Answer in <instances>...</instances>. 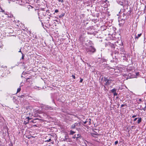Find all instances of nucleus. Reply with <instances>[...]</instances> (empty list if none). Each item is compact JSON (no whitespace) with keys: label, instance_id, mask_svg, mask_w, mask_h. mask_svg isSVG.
<instances>
[{"label":"nucleus","instance_id":"4","mask_svg":"<svg viewBox=\"0 0 146 146\" xmlns=\"http://www.w3.org/2000/svg\"><path fill=\"white\" fill-rule=\"evenodd\" d=\"M121 56H122L123 59L124 60H125L126 59V56H127L126 53H124V52L121 53Z\"/></svg>","mask_w":146,"mask_h":146},{"label":"nucleus","instance_id":"6","mask_svg":"<svg viewBox=\"0 0 146 146\" xmlns=\"http://www.w3.org/2000/svg\"><path fill=\"white\" fill-rule=\"evenodd\" d=\"M141 121V117L139 118L137 121V123H140Z\"/></svg>","mask_w":146,"mask_h":146},{"label":"nucleus","instance_id":"8","mask_svg":"<svg viewBox=\"0 0 146 146\" xmlns=\"http://www.w3.org/2000/svg\"><path fill=\"white\" fill-rule=\"evenodd\" d=\"M70 135H73L74 133H75V132L74 131H72V130H71L70 131Z\"/></svg>","mask_w":146,"mask_h":146},{"label":"nucleus","instance_id":"15","mask_svg":"<svg viewBox=\"0 0 146 146\" xmlns=\"http://www.w3.org/2000/svg\"><path fill=\"white\" fill-rule=\"evenodd\" d=\"M24 123L25 124H26L29 123V121H25Z\"/></svg>","mask_w":146,"mask_h":146},{"label":"nucleus","instance_id":"1","mask_svg":"<svg viewBox=\"0 0 146 146\" xmlns=\"http://www.w3.org/2000/svg\"><path fill=\"white\" fill-rule=\"evenodd\" d=\"M86 50L88 52L93 53L96 51V49L93 46L92 42L90 41L87 43H86Z\"/></svg>","mask_w":146,"mask_h":146},{"label":"nucleus","instance_id":"26","mask_svg":"<svg viewBox=\"0 0 146 146\" xmlns=\"http://www.w3.org/2000/svg\"><path fill=\"white\" fill-rule=\"evenodd\" d=\"M72 77H73V78L74 79H75V76L74 75H72Z\"/></svg>","mask_w":146,"mask_h":146},{"label":"nucleus","instance_id":"27","mask_svg":"<svg viewBox=\"0 0 146 146\" xmlns=\"http://www.w3.org/2000/svg\"><path fill=\"white\" fill-rule=\"evenodd\" d=\"M137 118H135V119H134L133 120V121H136L137 120Z\"/></svg>","mask_w":146,"mask_h":146},{"label":"nucleus","instance_id":"13","mask_svg":"<svg viewBox=\"0 0 146 146\" xmlns=\"http://www.w3.org/2000/svg\"><path fill=\"white\" fill-rule=\"evenodd\" d=\"M96 135V136H98V134H96V133H92V135L93 136H94V135Z\"/></svg>","mask_w":146,"mask_h":146},{"label":"nucleus","instance_id":"7","mask_svg":"<svg viewBox=\"0 0 146 146\" xmlns=\"http://www.w3.org/2000/svg\"><path fill=\"white\" fill-rule=\"evenodd\" d=\"M116 90L115 88H113L111 90V92L112 93H114L115 92H116Z\"/></svg>","mask_w":146,"mask_h":146},{"label":"nucleus","instance_id":"12","mask_svg":"<svg viewBox=\"0 0 146 146\" xmlns=\"http://www.w3.org/2000/svg\"><path fill=\"white\" fill-rule=\"evenodd\" d=\"M21 88H18L17 90V93L21 91Z\"/></svg>","mask_w":146,"mask_h":146},{"label":"nucleus","instance_id":"3","mask_svg":"<svg viewBox=\"0 0 146 146\" xmlns=\"http://www.w3.org/2000/svg\"><path fill=\"white\" fill-rule=\"evenodd\" d=\"M104 80L106 82L105 84L106 85H108L111 82V80L108 79L105 77L104 78Z\"/></svg>","mask_w":146,"mask_h":146},{"label":"nucleus","instance_id":"25","mask_svg":"<svg viewBox=\"0 0 146 146\" xmlns=\"http://www.w3.org/2000/svg\"><path fill=\"white\" fill-rule=\"evenodd\" d=\"M76 136L75 135H74V136H73L72 138L73 139H75V138H76Z\"/></svg>","mask_w":146,"mask_h":146},{"label":"nucleus","instance_id":"34","mask_svg":"<svg viewBox=\"0 0 146 146\" xmlns=\"http://www.w3.org/2000/svg\"><path fill=\"white\" fill-rule=\"evenodd\" d=\"M23 97H24V96L23 95H21V98H22Z\"/></svg>","mask_w":146,"mask_h":146},{"label":"nucleus","instance_id":"16","mask_svg":"<svg viewBox=\"0 0 146 146\" xmlns=\"http://www.w3.org/2000/svg\"><path fill=\"white\" fill-rule=\"evenodd\" d=\"M51 141V139L50 138L48 140H46L45 141L46 142H48L50 141Z\"/></svg>","mask_w":146,"mask_h":146},{"label":"nucleus","instance_id":"19","mask_svg":"<svg viewBox=\"0 0 146 146\" xmlns=\"http://www.w3.org/2000/svg\"><path fill=\"white\" fill-rule=\"evenodd\" d=\"M58 12V9H56L55 10V12L57 13Z\"/></svg>","mask_w":146,"mask_h":146},{"label":"nucleus","instance_id":"31","mask_svg":"<svg viewBox=\"0 0 146 146\" xmlns=\"http://www.w3.org/2000/svg\"><path fill=\"white\" fill-rule=\"evenodd\" d=\"M124 105H124V104H122L121 106V107H123L124 106Z\"/></svg>","mask_w":146,"mask_h":146},{"label":"nucleus","instance_id":"9","mask_svg":"<svg viewBox=\"0 0 146 146\" xmlns=\"http://www.w3.org/2000/svg\"><path fill=\"white\" fill-rule=\"evenodd\" d=\"M81 137V135L80 134H78L77 135V137H76V138L78 139V138H80Z\"/></svg>","mask_w":146,"mask_h":146},{"label":"nucleus","instance_id":"24","mask_svg":"<svg viewBox=\"0 0 146 146\" xmlns=\"http://www.w3.org/2000/svg\"><path fill=\"white\" fill-rule=\"evenodd\" d=\"M136 116V115H133L132 116V117H133V118H134V117H135Z\"/></svg>","mask_w":146,"mask_h":146},{"label":"nucleus","instance_id":"32","mask_svg":"<svg viewBox=\"0 0 146 146\" xmlns=\"http://www.w3.org/2000/svg\"><path fill=\"white\" fill-rule=\"evenodd\" d=\"M19 52H21V53H22V52H21V49H20V50L19 51Z\"/></svg>","mask_w":146,"mask_h":146},{"label":"nucleus","instance_id":"14","mask_svg":"<svg viewBox=\"0 0 146 146\" xmlns=\"http://www.w3.org/2000/svg\"><path fill=\"white\" fill-rule=\"evenodd\" d=\"M21 54H22V59H24V57L25 56V55L24 54H23L22 53H21Z\"/></svg>","mask_w":146,"mask_h":146},{"label":"nucleus","instance_id":"17","mask_svg":"<svg viewBox=\"0 0 146 146\" xmlns=\"http://www.w3.org/2000/svg\"><path fill=\"white\" fill-rule=\"evenodd\" d=\"M113 95L114 96H117V94L116 92H115L113 93Z\"/></svg>","mask_w":146,"mask_h":146},{"label":"nucleus","instance_id":"23","mask_svg":"<svg viewBox=\"0 0 146 146\" xmlns=\"http://www.w3.org/2000/svg\"><path fill=\"white\" fill-rule=\"evenodd\" d=\"M82 81H83V79L81 78V79L80 81V82L81 83L82 82Z\"/></svg>","mask_w":146,"mask_h":146},{"label":"nucleus","instance_id":"11","mask_svg":"<svg viewBox=\"0 0 146 146\" xmlns=\"http://www.w3.org/2000/svg\"><path fill=\"white\" fill-rule=\"evenodd\" d=\"M31 119V118H30L29 117H26V120L27 119V121H29V122H30V120Z\"/></svg>","mask_w":146,"mask_h":146},{"label":"nucleus","instance_id":"18","mask_svg":"<svg viewBox=\"0 0 146 146\" xmlns=\"http://www.w3.org/2000/svg\"><path fill=\"white\" fill-rule=\"evenodd\" d=\"M118 143V141H117L115 142L114 144L115 145H116Z\"/></svg>","mask_w":146,"mask_h":146},{"label":"nucleus","instance_id":"33","mask_svg":"<svg viewBox=\"0 0 146 146\" xmlns=\"http://www.w3.org/2000/svg\"><path fill=\"white\" fill-rule=\"evenodd\" d=\"M139 101H141V99H139Z\"/></svg>","mask_w":146,"mask_h":146},{"label":"nucleus","instance_id":"29","mask_svg":"<svg viewBox=\"0 0 146 146\" xmlns=\"http://www.w3.org/2000/svg\"><path fill=\"white\" fill-rule=\"evenodd\" d=\"M87 122V121H86L84 122V124H86V123Z\"/></svg>","mask_w":146,"mask_h":146},{"label":"nucleus","instance_id":"5","mask_svg":"<svg viewBox=\"0 0 146 146\" xmlns=\"http://www.w3.org/2000/svg\"><path fill=\"white\" fill-rule=\"evenodd\" d=\"M141 35V33H140V34H138V35H137V36H136L135 37V39H138V38L140 37Z\"/></svg>","mask_w":146,"mask_h":146},{"label":"nucleus","instance_id":"28","mask_svg":"<svg viewBox=\"0 0 146 146\" xmlns=\"http://www.w3.org/2000/svg\"><path fill=\"white\" fill-rule=\"evenodd\" d=\"M34 120L31 121H30V122L33 123H35V122H34Z\"/></svg>","mask_w":146,"mask_h":146},{"label":"nucleus","instance_id":"2","mask_svg":"<svg viewBox=\"0 0 146 146\" xmlns=\"http://www.w3.org/2000/svg\"><path fill=\"white\" fill-rule=\"evenodd\" d=\"M139 74H129L128 75V77L127 78V79L128 78H137V76L139 75Z\"/></svg>","mask_w":146,"mask_h":146},{"label":"nucleus","instance_id":"30","mask_svg":"<svg viewBox=\"0 0 146 146\" xmlns=\"http://www.w3.org/2000/svg\"><path fill=\"white\" fill-rule=\"evenodd\" d=\"M63 16H64V15H60V16H59V17H60H60H63Z\"/></svg>","mask_w":146,"mask_h":146},{"label":"nucleus","instance_id":"22","mask_svg":"<svg viewBox=\"0 0 146 146\" xmlns=\"http://www.w3.org/2000/svg\"><path fill=\"white\" fill-rule=\"evenodd\" d=\"M58 1L59 2H61L62 3L63 2V0H58Z\"/></svg>","mask_w":146,"mask_h":146},{"label":"nucleus","instance_id":"20","mask_svg":"<svg viewBox=\"0 0 146 146\" xmlns=\"http://www.w3.org/2000/svg\"><path fill=\"white\" fill-rule=\"evenodd\" d=\"M79 124V125H80V124L79 123H74V125H75V127L76 126H77Z\"/></svg>","mask_w":146,"mask_h":146},{"label":"nucleus","instance_id":"35","mask_svg":"<svg viewBox=\"0 0 146 146\" xmlns=\"http://www.w3.org/2000/svg\"><path fill=\"white\" fill-rule=\"evenodd\" d=\"M2 12H4V13L5 11H4L3 10V11H2Z\"/></svg>","mask_w":146,"mask_h":146},{"label":"nucleus","instance_id":"10","mask_svg":"<svg viewBox=\"0 0 146 146\" xmlns=\"http://www.w3.org/2000/svg\"><path fill=\"white\" fill-rule=\"evenodd\" d=\"M75 125H74V124H73L71 126V128L72 129H74L75 128Z\"/></svg>","mask_w":146,"mask_h":146},{"label":"nucleus","instance_id":"21","mask_svg":"<svg viewBox=\"0 0 146 146\" xmlns=\"http://www.w3.org/2000/svg\"><path fill=\"white\" fill-rule=\"evenodd\" d=\"M88 120H89V124L90 125L91 123V119H88Z\"/></svg>","mask_w":146,"mask_h":146}]
</instances>
